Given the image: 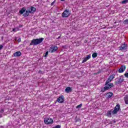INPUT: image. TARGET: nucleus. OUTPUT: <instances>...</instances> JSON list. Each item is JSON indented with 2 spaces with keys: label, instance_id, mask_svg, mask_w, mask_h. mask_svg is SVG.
Here are the masks:
<instances>
[{
  "label": "nucleus",
  "instance_id": "obj_1",
  "mask_svg": "<svg viewBox=\"0 0 128 128\" xmlns=\"http://www.w3.org/2000/svg\"><path fill=\"white\" fill-rule=\"evenodd\" d=\"M120 110V106L119 104L116 105L115 108H114V110H112L108 111L107 112V116H109L110 118L112 116V114L114 116V114H116Z\"/></svg>",
  "mask_w": 128,
  "mask_h": 128
},
{
  "label": "nucleus",
  "instance_id": "obj_2",
  "mask_svg": "<svg viewBox=\"0 0 128 128\" xmlns=\"http://www.w3.org/2000/svg\"><path fill=\"white\" fill-rule=\"evenodd\" d=\"M42 40H44V38L33 39L30 43V46H38L42 42Z\"/></svg>",
  "mask_w": 128,
  "mask_h": 128
},
{
  "label": "nucleus",
  "instance_id": "obj_3",
  "mask_svg": "<svg viewBox=\"0 0 128 128\" xmlns=\"http://www.w3.org/2000/svg\"><path fill=\"white\" fill-rule=\"evenodd\" d=\"M112 86H114V84H108V83L106 84V81L105 84V86L103 89L102 90V92H104L106 90H110V88H112Z\"/></svg>",
  "mask_w": 128,
  "mask_h": 128
},
{
  "label": "nucleus",
  "instance_id": "obj_4",
  "mask_svg": "<svg viewBox=\"0 0 128 128\" xmlns=\"http://www.w3.org/2000/svg\"><path fill=\"white\" fill-rule=\"evenodd\" d=\"M44 122L46 124H52L54 120L50 118H46L44 119Z\"/></svg>",
  "mask_w": 128,
  "mask_h": 128
},
{
  "label": "nucleus",
  "instance_id": "obj_5",
  "mask_svg": "<svg viewBox=\"0 0 128 128\" xmlns=\"http://www.w3.org/2000/svg\"><path fill=\"white\" fill-rule=\"evenodd\" d=\"M70 16V12L68 10H66L64 12L62 13V18H68Z\"/></svg>",
  "mask_w": 128,
  "mask_h": 128
},
{
  "label": "nucleus",
  "instance_id": "obj_6",
  "mask_svg": "<svg viewBox=\"0 0 128 128\" xmlns=\"http://www.w3.org/2000/svg\"><path fill=\"white\" fill-rule=\"evenodd\" d=\"M58 49V48L56 46H53L50 47L48 50V52H50V54H54V52H56Z\"/></svg>",
  "mask_w": 128,
  "mask_h": 128
},
{
  "label": "nucleus",
  "instance_id": "obj_7",
  "mask_svg": "<svg viewBox=\"0 0 128 128\" xmlns=\"http://www.w3.org/2000/svg\"><path fill=\"white\" fill-rule=\"evenodd\" d=\"M119 50H122L124 52L128 48V45L126 44H122L120 47H119Z\"/></svg>",
  "mask_w": 128,
  "mask_h": 128
},
{
  "label": "nucleus",
  "instance_id": "obj_8",
  "mask_svg": "<svg viewBox=\"0 0 128 128\" xmlns=\"http://www.w3.org/2000/svg\"><path fill=\"white\" fill-rule=\"evenodd\" d=\"M116 75L114 74H112V75H110L109 76V78L106 80V84H110V82H112V80L114 78V76Z\"/></svg>",
  "mask_w": 128,
  "mask_h": 128
},
{
  "label": "nucleus",
  "instance_id": "obj_9",
  "mask_svg": "<svg viewBox=\"0 0 128 128\" xmlns=\"http://www.w3.org/2000/svg\"><path fill=\"white\" fill-rule=\"evenodd\" d=\"M64 96H61L58 98L57 102H59V104H62V102H64Z\"/></svg>",
  "mask_w": 128,
  "mask_h": 128
},
{
  "label": "nucleus",
  "instance_id": "obj_10",
  "mask_svg": "<svg viewBox=\"0 0 128 128\" xmlns=\"http://www.w3.org/2000/svg\"><path fill=\"white\" fill-rule=\"evenodd\" d=\"M124 78L121 77L118 78V80L116 82V84H120L124 82Z\"/></svg>",
  "mask_w": 128,
  "mask_h": 128
},
{
  "label": "nucleus",
  "instance_id": "obj_11",
  "mask_svg": "<svg viewBox=\"0 0 128 128\" xmlns=\"http://www.w3.org/2000/svg\"><path fill=\"white\" fill-rule=\"evenodd\" d=\"M90 54H88L86 58H84L82 62V63L84 64L88 60H90Z\"/></svg>",
  "mask_w": 128,
  "mask_h": 128
},
{
  "label": "nucleus",
  "instance_id": "obj_12",
  "mask_svg": "<svg viewBox=\"0 0 128 128\" xmlns=\"http://www.w3.org/2000/svg\"><path fill=\"white\" fill-rule=\"evenodd\" d=\"M126 70V66H121V68L118 70L119 72H124Z\"/></svg>",
  "mask_w": 128,
  "mask_h": 128
},
{
  "label": "nucleus",
  "instance_id": "obj_13",
  "mask_svg": "<svg viewBox=\"0 0 128 128\" xmlns=\"http://www.w3.org/2000/svg\"><path fill=\"white\" fill-rule=\"evenodd\" d=\"M72 88L70 87H67L65 89V92H66V94H70V92H72Z\"/></svg>",
  "mask_w": 128,
  "mask_h": 128
},
{
  "label": "nucleus",
  "instance_id": "obj_14",
  "mask_svg": "<svg viewBox=\"0 0 128 128\" xmlns=\"http://www.w3.org/2000/svg\"><path fill=\"white\" fill-rule=\"evenodd\" d=\"M30 14H32V12H30V10H26V12L23 14V16H24L26 18V16H28V15Z\"/></svg>",
  "mask_w": 128,
  "mask_h": 128
},
{
  "label": "nucleus",
  "instance_id": "obj_15",
  "mask_svg": "<svg viewBox=\"0 0 128 128\" xmlns=\"http://www.w3.org/2000/svg\"><path fill=\"white\" fill-rule=\"evenodd\" d=\"M20 56H22V52L20 51L16 52L14 54V56L15 57Z\"/></svg>",
  "mask_w": 128,
  "mask_h": 128
},
{
  "label": "nucleus",
  "instance_id": "obj_16",
  "mask_svg": "<svg viewBox=\"0 0 128 128\" xmlns=\"http://www.w3.org/2000/svg\"><path fill=\"white\" fill-rule=\"evenodd\" d=\"M30 12L31 14H34V12H36V8L34 6H30Z\"/></svg>",
  "mask_w": 128,
  "mask_h": 128
},
{
  "label": "nucleus",
  "instance_id": "obj_17",
  "mask_svg": "<svg viewBox=\"0 0 128 128\" xmlns=\"http://www.w3.org/2000/svg\"><path fill=\"white\" fill-rule=\"evenodd\" d=\"M26 8H22L20 11L19 12L20 14H22L24 12H26Z\"/></svg>",
  "mask_w": 128,
  "mask_h": 128
},
{
  "label": "nucleus",
  "instance_id": "obj_18",
  "mask_svg": "<svg viewBox=\"0 0 128 128\" xmlns=\"http://www.w3.org/2000/svg\"><path fill=\"white\" fill-rule=\"evenodd\" d=\"M114 95V94H112V92H108L106 94V96H108V98H112V96Z\"/></svg>",
  "mask_w": 128,
  "mask_h": 128
},
{
  "label": "nucleus",
  "instance_id": "obj_19",
  "mask_svg": "<svg viewBox=\"0 0 128 128\" xmlns=\"http://www.w3.org/2000/svg\"><path fill=\"white\" fill-rule=\"evenodd\" d=\"M124 100L126 104H128V96L124 97Z\"/></svg>",
  "mask_w": 128,
  "mask_h": 128
},
{
  "label": "nucleus",
  "instance_id": "obj_20",
  "mask_svg": "<svg viewBox=\"0 0 128 128\" xmlns=\"http://www.w3.org/2000/svg\"><path fill=\"white\" fill-rule=\"evenodd\" d=\"M128 0H124L122 1V4H128Z\"/></svg>",
  "mask_w": 128,
  "mask_h": 128
},
{
  "label": "nucleus",
  "instance_id": "obj_21",
  "mask_svg": "<svg viewBox=\"0 0 128 128\" xmlns=\"http://www.w3.org/2000/svg\"><path fill=\"white\" fill-rule=\"evenodd\" d=\"M96 56H98V54H96V53H94L92 54V57L94 58H96Z\"/></svg>",
  "mask_w": 128,
  "mask_h": 128
},
{
  "label": "nucleus",
  "instance_id": "obj_22",
  "mask_svg": "<svg viewBox=\"0 0 128 128\" xmlns=\"http://www.w3.org/2000/svg\"><path fill=\"white\" fill-rule=\"evenodd\" d=\"M4 112V109H2L0 110V114H0V118H2V112Z\"/></svg>",
  "mask_w": 128,
  "mask_h": 128
},
{
  "label": "nucleus",
  "instance_id": "obj_23",
  "mask_svg": "<svg viewBox=\"0 0 128 128\" xmlns=\"http://www.w3.org/2000/svg\"><path fill=\"white\" fill-rule=\"evenodd\" d=\"M18 30H19L18 28H13L12 32H18Z\"/></svg>",
  "mask_w": 128,
  "mask_h": 128
},
{
  "label": "nucleus",
  "instance_id": "obj_24",
  "mask_svg": "<svg viewBox=\"0 0 128 128\" xmlns=\"http://www.w3.org/2000/svg\"><path fill=\"white\" fill-rule=\"evenodd\" d=\"M82 104H80L79 105H78V106H76V108H82Z\"/></svg>",
  "mask_w": 128,
  "mask_h": 128
},
{
  "label": "nucleus",
  "instance_id": "obj_25",
  "mask_svg": "<svg viewBox=\"0 0 128 128\" xmlns=\"http://www.w3.org/2000/svg\"><path fill=\"white\" fill-rule=\"evenodd\" d=\"M124 24H128V19L124 21Z\"/></svg>",
  "mask_w": 128,
  "mask_h": 128
},
{
  "label": "nucleus",
  "instance_id": "obj_26",
  "mask_svg": "<svg viewBox=\"0 0 128 128\" xmlns=\"http://www.w3.org/2000/svg\"><path fill=\"white\" fill-rule=\"evenodd\" d=\"M38 74H44V72L42 71V70H39Z\"/></svg>",
  "mask_w": 128,
  "mask_h": 128
},
{
  "label": "nucleus",
  "instance_id": "obj_27",
  "mask_svg": "<svg viewBox=\"0 0 128 128\" xmlns=\"http://www.w3.org/2000/svg\"><path fill=\"white\" fill-rule=\"evenodd\" d=\"M61 126L60 125H57L55 127H54L53 128H60Z\"/></svg>",
  "mask_w": 128,
  "mask_h": 128
},
{
  "label": "nucleus",
  "instance_id": "obj_28",
  "mask_svg": "<svg viewBox=\"0 0 128 128\" xmlns=\"http://www.w3.org/2000/svg\"><path fill=\"white\" fill-rule=\"evenodd\" d=\"M3 48H4V45L2 44L0 45V50H2Z\"/></svg>",
  "mask_w": 128,
  "mask_h": 128
},
{
  "label": "nucleus",
  "instance_id": "obj_29",
  "mask_svg": "<svg viewBox=\"0 0 128 128\" xmlns=\"http://www.w3.org/2000/svg\"><path fill=\"white\" fill-rule=\"evenodd\" d=\"M48 52L47 51L46 52V54H45V56H44L45 58H46V56H48Z\"/></svg>",
  "mask_w": 128,
  "mask_h": 128
},
{
  "label": "nucleus",
  "instance_id": "obj_30",
  "mask_svg": "<svg viewBox=\"0 0 128 128\" xmlns=\"http://www.w3.org/2000/svg\"><path fill=\"white\" fill-rule=\"evenodd\" d=\"M17 40L18 42H22V39L20 38H18Z\"/></svg>",
  "mask_w": 128,
  "mask_h": 128
},
{
  "label": "nucleus",
  "instance_id": "obj_31",
  "mask_svg": "<svg viewBox=\"0 0 128 128\" xmlns=\"http://www.w3.org/2000/svg\"><path fill=\"white\" fill-rule=\"evenodd\" d=\"M124 76H126V78H128V73H126L124 74Z\"/></svg>",
  "mask_w": 128,
  "mask_h": 128
},
{
  "label": "nucleus",
  "instance_id": "obj_32",
  "mask_svg": "<svg viewBox=\"0 0 128 128\" xmlns=\"http://www.w3.org/2000/svg\"><path fill=\"white\" fill-rule=\"evenodd\" d=\"M54 1L51 3V6H54Z\"/></svg>",
  "mask_w": 128,
  "mask_h": 128
},
{
  "label": "nucleus",
  "instance_id": "obj_33",
  "mask_svg": "<svg viewBox=\"0 0 128 128\" xmlns=\"http://www.w3.org/2000/svg\"><path fill=\"white\" fill-rule=\"evenodd\" d=\"M22 25L19 26V28H22Z\"/></svg>",
  "mask_w": 128,
  "mask_h": 128
},
{
  "label": "nucleus",
  "instance_id": "obj_34",
  "mask_svg": "<svg viewBox=\"0 0 128 128\" xmlns=\"http://www.w3.org/2000/svg\"><path fill=\"white\" fill-rule=\"evenodd\" d=\"M61 2H64L65 0H60Z\"/></svg>",
  "mask_w": 128,
  "mask_h": 128
},
{
  "label": "nucleus",
  "instance_id": "obj_35",
  "mask_svg": "<svg viewBox=\"0 0 128 128\" xmlns=\"http://www.w3.org/2000/svg\"><path fill=\"white\" fill-rule=\"evenodd\" d=\"M60 38V36L59 37H58L57 38L58 40V38Z\"/></svg>",
  "mask_w": 128,
  "mask_h": 128
}]
</instances>
